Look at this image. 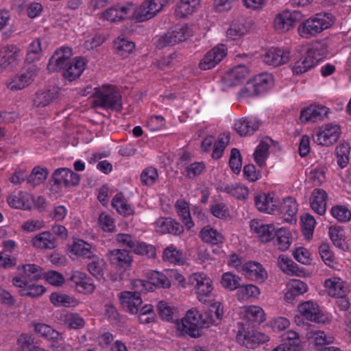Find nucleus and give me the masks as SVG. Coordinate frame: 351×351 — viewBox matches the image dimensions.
I'll return each instance as SVG.
<instances>
[{
    "label": "nucleus",
    "instance_id": "obj_32",
    "mask_svg": "<svg viewBox=\"0 0 351 351\" xmlns=\"http://www.w3.org/2000/svg\"><path fill=\"white\" fill-rule=\"evenodd\" d=\"M248 73V69L245 66L240 64L227 73L226 80L230 86H234L242 82Z\"/></svg>",
    "mask_w": 351,
    "mask_h": 351
},
{
    "label": "nucleus",
    "instance_id": "obj_57",
    "mask_svg": "<svg viewBox=\"0 0 351 351\" xmlns=\"http://www.w3.org/2000/svg\"><path fill=\"white\" fill-rule=\"evenodd\" d=\"M331 215L341 222L348 221L351 219V212L345 206H336L331 208Z\"/></svg>",
    "mask_w": 351,
    "mask_h": 351
},
{
    "label": "nucleus",
    "instance_id": "obj_30",
    "mask_svg": "<svg viewBox=\"0 0 351 351\" xmlns=\"http://www.w3.org/2000/svg\"><path fill=\"white\" fill-rule=\"evenodd\" d=\"M324 285L328 289V293L332 297L347 295L348 289L339 278H329L325 280Z\"/></svg>",
    "mask_w": 351,
    "mask_h": 351
},
{
    "label": "nucleus",
    "instance_id": "obj_28",
    "mask_svg": "<svg viewBox=\"0 0 351 351\" xmlns=\"http://www.w3.org/2000/svg\"><path fill=\"white\" fill-rule=\"evenodd\" d=\"M315 50H307L306 56L294 63L292 66L293 74H302L316 65V60L312 57L315 54Z\"/></svg>",
    "mask_w": 351,
    "mask_h": 351
},
{
    "label": "nucleus",
    "instance_id": "obj_47",
    "mask_svg": "<svg viewBox=\"0 0 351 351\" xmlns=\"http://www.w3.org/2000/svg\"><path fill=\"white\" fill-rule=\"evenodd\" d=\"M350 145L348 143H342L336 147L337 162L341 168H344L349 162Z\"/></svg>",
    "mask_w": 351,
    "mask_h": 351
},
{
    "label": "nucleus",
    "instance_id": "obj_38",
    "mask_svg": "<svg viewBox=\"0 0 351 351\" xmlns=\"http://www.w3.org/2000/svg\"><path fill=\"white\" fill-rule=\"evenodd\" d=\"M112 206L117 211L124 216H130L134 214V209L128 204L123 193H119L114 195L112 200Z\"/></svg>",
    "mask_w": 351,
    "mask_h": 351
},
{
    "label": "nucleus",
    "instance_id": "obj_23",
    "mask_svg": "<svg viewBox=\"0 0 351 351\" xmlns=\"http://www.w3.org/2000/svg\"><path fill=\"white\" fill-rule=\"evenodd\" d=\"M260 125V121L256 119L244 117L237 120L234 128L241 136H246L256 131Z\"/></svg>",
    "mask_w": 351,
    "mask_h": 351
},
{
    "label": "nucleus",
    "instance_id": "obj_55",
    "mask_svg": "<svg viewBox=\"0 0 351 351\" xmlns=\"http://www.w3.org/2000/svg\"><path fill=\"white\" fill-rule=\"evenodd\" d=\"M158 178V170L152 167L145 168L141 174V181L146 186L153 185Z\"/></svg>",
    "mask_w": 351,
    "mask_h": 351
},
{
    "label": "nucleus",
    "instance_id": "obj_10",
    "mask_svg": "<svg viewBox=\"0 0 351 351\" xmlns=\"http://www.w3.org/2000/svg\"><path fill=\"white\" fill-rule=\"evenodd\" d=\"M72 56V50L69 47H62L56 51L50 58L47 69L50 72L58 71L64 69L72 60L70 59Z\"/></svg>",
    "mask_w": 351,
    "mask_h": 351
},
{
    "label": "nucleus",
    "instance_id": "obj_25",
    "mask_svg": "<svg viewBox=\"0 0 351 351\" xmlns=\"http://www.w3.org/2000/svg\"><path fill=\"white\" fill-rule=\"evenodd\" d=\"M327 193L321 189H315L311 193L310 204L311 208L318 215H323L326 210Z\"/></svg>",
    "mask_w": 351,
    "mask_h": 351
},
{
    "label": "nucleus",
    "instance_id": "obj_33",
    "mask_svg": "<svg viewBox=\"0 0 351 351\" xmlns=\"http://www.w3.org/2000/svg\"><path fill=\"white\" fill-rule=\"evenodd\" d=\"M22 274L15 276L13 278H21L27 281H36L41 278L43 275V269L40 267L35 264H27L22 266Z\"/></svg>",
    "mask_w": 351,
    "mask_h": 351
},
{
    "label": "nucleus",
    "instance_id": "obj_4",
    "mask_svg": "<svg viewBox=\"0 0 351 351\" xmlns=\"http://www.w3.org/2000/svg\"><path fill=\"white\" fill-rule=\"evenodd\" d=\"M169 0H145L134 11L136 21L142 22L154 18L168 3Z\"/></svg>",
    "mask_w": 351,
    "mask_h": 351
},
{
    "label": "nucleus",
    "instance_id": "obj_14",
    "mask_svg": "<svg viewBox=\"0 0 351 351\" xmlns=\"http://www.w3.org/2000/svg\"><path fill=\"white\" fill-rule=\"evenodd\" d=\"M119 300L124 311L131 314H136L143 302L140 295L128 291L119 293Z\"/></svg>",
    "mask_w": 351,
    "mask_h": 351
},
{
    "label": "nucleus",
    "instance_id": "obj_41",
    "mask_svg": "<svg viewBox=\"0 0 351 351\" xmlns=\"http://www.w3.org/2000/svg\"><path fill=\"white\" fill-rule=\"evenodd\" d=\"M176 208L178 215L184 223L187 230H191L194 226L190 214L189 204L184 200H178L176 204Z\"/></svg>",
    "mask_w": 351,
    "mask_h": 351
},
{
    "label": "nucleus",
    "instance_id": "obj_56",
    "mask_svg": "<svg viewBox=\"0 0 351 351\" xmlns=\"http://www.w3.org/2000/svg\"><path fill=\"white\" fill-rule=\"evenodd\" d=\"M279 209L282 214L293 217L298 212V204L295 199L289 197L283 200Z\"/></svg>",
    "mask_w": 351,
    "mask_h": 351
},
{
    "label": "nucleus",
    "instance_id": "obj_3",
    "mask_svg": "<svg viewBox=\"0 0 351 351\" xmlns=\"http://www.w3.org/2000/svg\"><path fill=\"white\" fill-rule=\"evenodd\" d=\"M189 280L195 289L199 301L202 303L209 302L213 290L212 280L204 273H195L190 276Z\"/></svg>",
    "mask_w": 351,
    "mask_h": 351
},
{
    "label": "nucleus",
    "instance_id": "obj_44",
    "mask_svg": "<svg viewBox=\"0 0 351 351\" xmlns=\"http://www.w3.org/2000/svg\"><path fill=\"white\" fill-rule=\"evenodd\" d=\"M72 252L75 255L82 256L86 258H91L95 256L92 251V246L90 244L83 240H77L75 241L71 248Z\"/></svg>",
    "mask_w": 351,
    "mask_h": 351
},
{
    "label": "nucleus",
    "instance_id": "obj_60",
    "mask_svg": "<svg viewBox=\"0 0 351 351\" xmlns=\"http://www.w3.org/2000/svg\"><path fill=\"white\" fill-rule=\"evenodd\" d=\"M229 166L235 173H239L241 171L242 166L241 156L239 150L237 148H233L231 150Z\"/></svg>",
    "mask_w": 351,
    "mask_h": 351
},
{
    "label": "nucleus",
    "instance_id": "obj_24",
    "mask_svg": "<svg viewBox=\"0 0 351 351\" xmlns=\"http://www.w3.org/2000/svg\"><path fill=\"white\" fill-rule=\"evenodd\" d=\"M32 245L40 250H53L57 246V240L49 231L42 232L34 236L31 241Z\"/></svg>",
    "mask_w": 351,
    "mask_h": 351
},
{
    "label": "nucleus",
    "instance_id": "obj_34",
    "mask_svg": "<svg viewBox=\"0 0 351 351\" xmlns=\"http://www.w3.org/2000/svg\"><path fill=\"white\" fill-rule=\"evenodd\" d=\"M199 237L204 242L212 245H218L223 243L224 241V237L222 234L209 226H205L199 232Z\"/></svg>",
    "mask_w": 351,
    "mask_h": 351
},
{
    "label": "nucleus",
    "instance_id": "obj_62",
    "mask_svg": "<svg viewBox=\"0 0 351 351\" xmlns=\"http://www.w3.org/2000/svg\"><path fill=\"white\" fill-rule=\"evenodd\" d=\"M55 334L49 339L50 341L49 347L56 351H66L67 345L62 335L58 331Z\"/></svg>",
    "mask_w": 351,
    "mask_h": 351
},
{
    "label": "nucleus",
    "instance_id": "obj_18",
    "mask_svg": "<svg viewBox=\"0 0 351 351\" xmlns=\"http://www.w3.org/2000/svg\"><path fill=\"white\" fill-rule=\"evenodd\" d=\"M268 340L267 335L257 330L239 331L237 335V341L247 348H252L255 344L263 343Z\"/></svg>",
    "mask_w": 351,
    "mask_h": 351
},
{
    "label": "nucleus",
    "instance_id": "obj_58",
    "mask_svg": "<svg viewBox=\"0 0 351 351\" xmlns=\"http://www.w3.org/2000/svg\"><path fill=\"white\" fill-rule=\"evenodd\" d=\"M163 259L171 263H178L182 261V254L173 245L165 249L162 255Z\"/></svg>",
    "mask_w": 351,
    "mask_h": 351
},
{
    "label": "nucleus",
    "instance_id": "obj_16",
    "mask_svg": "<svg viewBox=\"0 0 351 351\" xmlns=\"http://www.w3.org/2000/svg\"><path fill=\"white\" fill-rule=\"evenodd\" d=\"M263 62L271 66H279L290 60V53L280 48H270L263 56Z\"/></svg>",
    "mask_w": 351,
    "mask_h": 351
},
{
    "label": "nucleus",
    "instance_id": "obj_22",
    "mask_svg": "<svg viewBox=\"0 0 351 351\" xmlns=\"http://www.w3.org/2000/svg\"><path fill=\"white\" fill-rule=\"evenodd\" d=\"M250 228L258 234L261 241L265 243L274 239L277 231L273 224H264L256 220L251 221Z\"/></svg>",
    "mask_w": 351,
    "mask_h": 351
},
{
    "label": "nucleus",
    "instance_id": "obj_27",
    "mask_svg": "<svg viewBox=\"0 0 351 351\" xmlns=\"http://www.w3.org/2000/svg\"><path fill=\"white\" fill-rule=\"evenodd\" d=\"M32 196L27 192H19L17 195H10L7 197L8 205L17 209H30Z\"/></svg>",
    "mask_w": 351,
    "mask_h": 351
},
{
    "label": "nucleus",
    "instance_id": "obj_13",
    "mask_svg": "<svg viewBox=\"0 0 351 351\" xmlns=\"http://www.w3.org/2000/svg\"><path fill=\"white\" fill-rule=\"evenodd\" d=\"M184 318H185L186 323L190 322L191 324L195 325L199 330L208 328L216 322V319H213L211 310L206 311L204 315L200 314L195 310H189L186 312Z\"/></svg>",
    "mask_w": 351,
    "mask_h": 351
},
{
    "label": "nucleus",
    "instance_id": "obj_50",
    "mask_svg": "<svg viewBox=\"0 0 351 351\" xmlns=\"http://www.w3.org/2000/svg\"><path fill=\"white\" fill-rule=\"evenodd\" d=\"M285 344L292 349V351H300L302 349V341L298 334L293 330H289L283 335Z\"/></svg>",
    "mask_w": 351,
    "mask_h": 351
},
{
    "label": "nucleus",
    "instance_id": "obj_21",
    "mask_svg": "<svg viewBox=\"0 0 351 351\" xmlns=\"http://www.w3.org/2000/svg\"><path fill=\"white\" fill-rule=\"evenodd\" d=\"M157 232L162 234L169 233L173 235H180L184 232V227L172 218L161 217L155 222Z\"/></svg>",
    "mask_w": 351,
    "mask_h": 351
},
{
    "label": "nucleus",
    "instance_id": "obj_64",
    "mask_svg": "<svg viewBox=\"0 0 351 351\" xmlns=\"http://www.w3.org/2000/svg\"><path fill=\"white\" fill-rule=\"evenodd\" d=\"M157 309L158 314L162 319L167 321L173 319L174 309L167 302H159L157 306Z\"/></svg>",
    "mask_w": 351,
    "mask_h": 351
},
{
    "label": "nucleus",
    "instance_id": "obj_49",
    "mask_svg": "<svg viewBox=\"0 0 351 351\" xmlns=\"http://www.w3.org/2000/svg\"><path fill=\"white\" fill-rule=\"evenodd\" d=\"M246 318L252 322L262 323L265 320L264 311L258 306H250L245 310Z\"/></svg>",
    "mask_w": 351,
    "mask_h": 351
},
{
    "label": "nucleus",
    "instance_id": "obj_37",
    "mask_svg": "<svg viewBox=\"0 0 351 351\" xmlns=\"http://www.w3.org/2000/svg\"><path fill=\"white\" fill-rule=\"evenodd\" d=\"M113 47L118 56L125 58L133 52L135 49V44L125 38H117L114 41Z\"/></svg>",
    "mask_w": 351,
    "mask_h": 351
},
{
    "label": "nucleus",
    "instance_id": "obj_12",
    "mask_svg": "<svg viewBox=\"0 0 351 351\" xmlns=\"http://www.w3.org/2000/svg\"><path fill=\"white\" fill-rule=\"evenodd\" d=\"M190 36L186 25L176 27L173 31L168 32L158 40V46L164 47L167 45H174L186 40Z\"/></svg>",
    "mask_w": 351,
    "mask_h": 351
},
{
    "label": "nucleus",
    "instance_id": "obj_11",
    "mask_svg": "<svg viewBox=\"0 0 351 351\" xmlns=\"http://www.w3.org/2000/svg\"><path fill=\"white\" fill-rule=\"evenodd\" d=\"M52 179L55 184L71 186L80 183V176L69 168H59L53 173Z\"/></svg>",
    "mask_w": 351,
    "mask_h": 351
},
{
    "label": "nucleus",
    "instance_id": "obj_7",
    "mask_svg": "<svg viewBox=\"0 0 351 351\" xmlns=\"http://www.w3.org/2000/svg\"><path fill=\"white\" fill-rule=\"evenodd\" d=\"M36 67L30 66L25 71H21L8 80L7 87L12 90L17 91L27 87L34 80L36 75Z\"/></svg>",
    "mask_w": 351,
    "mask_h": 351
},
{
    "label": "nucleus",
    "instance_id": "obj_42",
    "mask_svg": "<svg viewBox=\"0 0 351 351\" xmlns=\"http://www.w3.org/2000/svg\"><path fill=\"white\" fill-rule=\"evenodd\" d=\"M64 325L70 329L78 330L84 328L86 322L77 313H66L61 317Z\"/></svg>",
    "mask_w": 351,
    "mask_h": 351
},
{
    "label": "nucleus",
    "instance_id": "obj_59",
    "mask_svg": "<svg viewBox=\"0 0 351 351\" xmlns=\"http://www.w3.org/2000/svg\"><path fill=\"white\" fill-rule=\"evenodd\" d=\"M319 253L322 261L326 265L330 267H334V264L335 263V258L328 243H322L320 245L319 247Z\"/></svg>",
    "mask_w": 351,
    "mask_h": 351
},
{
    "label": "nucleus",
    "instance_id": "obj_40",
    "mask_svg": "<svg viewBox=\"0 0 351 351\" xmlns=\"http://www.w3.org/2000/svg\"><path fill=\"white\" fill-rule=\"evenodd\" d=\"M259 288L254 285L250 284L239 287L236 296L239 301H245L250 298H256L260 295Z\"/></svg>",
    "mask_w": 351,
    "mask_h": 351
},
{
    "label": "nucleus",
    "instance_id": "obj_6",
    "mask_svg": "<svg viewBox=\"0 0 351 351\" xmlns=\"http://www.w3.org/2000/svg\"><path fill=\"white\" fill-rule=\"evenodd\" d=\"M136 6L132 3L117 4L104 11L102 16L104 19L115 22L127 19L136 20L134 17V11Z\"/></svg>",
    "mask_w": 351,
    "mask_h": 351
},
{
    "label": "nucleus",
    "instance_id": "obj_17",
    "mask_svg": "<svg viewBox=\"0 0 351 351\" xmlns=\"http://www.w3.org/2000/svg\"><path fill=\"white\" fill-rule=\"evenodd\" d=\"M268 86V77L264 75H259L246 83L243 89V93L246 96L253 97L266 91Z\"/></svg>",
    "mask_w": 351,
    "mask_h": 351
},
{
    "label": "nucleus",
    "instance_id": "obj_2",
    "mask_svg": "<svg viewBox=\"0 0 351 351\" xmlns=\"http://www.w3.org/2000/svg\"><path fill=\"white\" fill-rule=\"evenodd\" d=\"M93 97V106L95 108L117 111L122 109L121 95L112 86L106 85L95 88Z\"/></svg>",
    "mask_w": 351,
    "mask_h": 351
},
{
    "label": "nucleus",
    "instance_id": "obj_53",
    "mask_svg": "<svg viewBox=\"0 0 351 351\" xmlns=\"http://www.w3.org/2000/svg\"><path fill=\"white\" fill-rule=\"evenodd\" d=\"M230 141L229 134H220L218 140L214 144V149L213 151L212 156L215 159H218L221 157L223 152L228 145Z\"/></svg>",
    "mask_w": 351,
    "mask_h": 351
},
{
    "label": "nucleus",
    "instance_id": "obj_46",
    "mask_svg": "<svg viewBox=\"0 0 351 351\" xmlns=\"http://www.w3.org/2000/svg\"><path fill=\"white\" fill-rule=\"evenodd\" d=\"M241 277L231 272H226L223 274L221 278V286L229 291L238 289L241 285Z\"/></svg>",
    "mask_w": 351,
    "mask_h": 351
},
{
    "label": "nucleus",
    "instance_id": "obj_19",
    "mask_svg": "<svg viewBox=\"0 0 351 351\" xmlns=\"http://www.w3.org/2000/svg\"><path fill=\"white\" fill-rule=\"evenodd\" d=\"M329 112V109L324 106H311L300 112V121L302 123H315L322 121Z\"/></svg>",
    "mask_w": 351,
    "mask_h": 351
},
{
    "label": "nucleus",
    "instance_id": "obj_1",
    "mask_svg": "<svg viewBox=\"0 0 351 351\" xmlns=\"http://www.w3.org/2000/svg\"><path fill=\"white\" fill-rule=\"evenodd\" d=\"M333 23L334 18L331 14L319 13L300 24L298 31L302 37L310 38L330 27Z\"/></svg>",
    "mask_w": 351,
    "mask_h": 351
},
{
    "label": "nucleus",
    "instance_id": "obj_54",
    "mask_svg": "<svg viewBox=\"0 0 351 351\" xmlns=\"http://www.w3.org/2000/svg\"><path fill=\"white\" fill-rule=\"evenodd\" d=\"M269 145L265 141H261L254 153V160L259 167L265 164V160L268 156Z\"/></svg>",
    "mask_w": 351,
    "mask_h": 351
},
{
    "label": "nucleus",
    "instance_id": "obj_35",
    "mask_svg": "<svg viewBox=\"0 0 351 351\" xmlns=\"http://www.w3.org/2000/svg\"><path fill=\"white\" fill-rule=\"evenodd\" d=\"M59 95V92L57 89L53 88L47 92L40 91L36 93L34 98V105L37 108L45 107L53 101L56 100Z\"/></svg>",
    "mask_w": 351,
    "mask_h": 351
},
{
    "label": "nucleus",
    "instance_id": "obj_43",
    "mask_svg": "<svg viewBox=\"0 0 351 351\" xmlns=\"http://www.w3.org/2000/svg\"><path fill=\"white\" fill-rule=\"evenodd\" d=\"M255 205L260 211L271 213L274 210V197L270 194H263L255 197Z\"/></svg>",
    "mask_w": 351,
    "mask_h": 351
},
{
    "label": "nucleus",
    "instance_id": "obj_61",
    "mask_svg": "<svg viewBox=\"0 0 351 351\" xmlns=\"http://www.w3.org/2000/svg\"><path fill=\"white\" fill-rule=\"evenodd\" d=\"M208 53L210 54V59L213 63L216 66L227 55V49L223 45H218L211 49Z\"/></svg>",
    "mask_w": 351,
    "mask_h": 351
},
{
    "label": "nucleus",
    "instance_id": "obj_36",
    "mask_svg": "<svg viewBox=\"0 0 351 351\" xmlns=\"http://www.w3.org/2000/svg\"><path fill=\"white\" fill-rule=\"evenodd\" d=\"M148 279L152 285V289L153 286L162 289H168L171 287L168 270L165 272L152 271L148 274Z\"/></svg>",
    "mask_w": 351,
    "mask_h": 351
},
{
    "label": "nucleus",
    "instance_id": "obj_5",
    "mask_svg": "<svg viewBox=\"0 0 351 351\" xmlns=\"http://www.w3.org/2000/svg\"><path fill=\"white\" fill-rule=\"evenodd\" d=\"M304 14L302 10H285L279 13L275 18L274 25L276 30L285 32L292 28L296 23L302 20Z\"/></svg>",
    "mask_w": 351,
    "mask_h": 351
},
{
    "label": "nucleus",
    "instance_id": "obj_31",
    "mask_svg": "<svg viewBox=\"0 0 351 351\" xmlns=\"http://www.w3.org/2000/svg\"><path fill=\"white\" fill-rule=\"evenodd\" d=\"M110 263L121 267H128L132 263V257L127 250H113L108 252Z\"/></svg>",
    "mask_w": 351,
    "mask_h": 351
},
{
    "label": "nucleus",
    "instance_id": "obj_15",
    "mask_svg": "<svg viewBox=\"0 0 351 351\" xmlns=\"http://www.w3.org/2000/svg\"><path fill=\"white\" fill-rule=\"evenodd\" d=\"M32 282L21 278L12 279L13 285L20 288L19 293L21 295L36 298L43 295L45 291V287L42 285L32 283Z\"/></svg>",
    "mask_w": 351,
    "mask_h": 351
},
{
    "label": "nucleus",
    "instance_id": "obj_45",
    "mask_svg": "<svg viewBox=\"0 0 351 351\" xmlns=\"http://www.w3.org/2000/svg\"><path fill=\"white\" fill-rule=\"evenodd\" d=\"M92 261L87 265L90 274L97 279L104 278L105 263L97 256L90 258Z\"/></svg>",
    "mask_w": 351,
    "mask_h": 351
},
{
    "label": "nucleus",
    "instance_id": "obj_26",
    "mask_svg": "<svg viewBox=\"0 0 351 351\" xmlns=\"http://www.w3.org/2000/svg\"><path fill=\"white\" fill-rule=\"evenodd\" d=\"M86 62L83 58L77 57L72 60L64 69L63 76L70 82L79 77L85 69Z\"/></svg>",
    "mask_w": 351,
    "mask_h": 351
},
{
    "label": "nucleus",
    "instance_id": "obj_20",
    "mask_svg": "<svg viewBox=\"0 0 351 351\" xmlns=\"http://www.w3.org/2000/svg\"><path fill=\"white\" fill-rule=\"evenodd\" d=\"M298 311L303 318L315 322L324 321V315L321 313L319 306L311 301H307L298 305Z\"/></svg>",
    "mask_w": 351,
    "mask_h": 351
},
{
    "label": "nucleus",
    "instance_id": "obj_9",
    "mask_svg": "<svg viewBox=\"0 0 351 351\" xmlns=\"http://www.w3.org/2000/svg\"><path fill=\"white\" fill-rule=\"evenodd\" d=\"M341 134V129L338 125L326 124L323 130L313 136V141L318 145L330 146L335 143Z\"/></svg>",
    "mask_w": 351,
    "mask_h": 351
},
{
    "label": "nucleus",
    "instance_id": "obj_48",
    "mask_svg": "<svg viewBox=\"0 0 351 351\" xmlns=\"http://www.w3.org/2000/svg\"><path fill=\"white\" fill-rule=\"evenodd\" d=\"M176 327L180 332V335H188L191 337L199 336V330L195 325L191 324L190 322L186 323L185 318H182L180 321H177Z\"/></svg>",
    "mask_w": 351,
    "mask_h": 351
},
{
    "label": "nucleus",
    "instance_id": "obj_39",
    "mask_svg": "<svg viewBox=\"0 0 351 351\" xmlns=\"http://www.w3.org/2000/svg\"><path fill=\"white\" fill-rule=\"evenodd\" d=\"M49 171L47 168L36 166L34 167L27 178V183L32 187L38 186L46 180Z\"/></svg>",
    "mask_w": 351,
    "mask_h": 351
},
{
    "label": "nucleus",
    "instance_id": "obj_52",
    "mask_svg": "<svg viewBox=\"0 0 351 351\" xmlns=\"http://www.w3.org/2000/svg\"><path fill=\"white\" fill-rule=\"evenodd\" d=\"M275 238V243L280 250L285 251L289 247L291 244L289 232L286 229L280 228L277 230L274 236Z\"/></svg>",
    "mask_w": 351,
    "mask_h": 351
},
{
    "label": "nucleus",
    "instance_id": "obj_29",
    "mask_svg": "<svg viewBox=\"0 0 351 351\" xmlns=\"http://www.w3.org/2000/svg\"><path fill=\"white\" fill-rule=\"evenodd\" d=\"M278 262L280 269L287 275L300 276L304 274L302 268L285 255L279 256Z\"/></svg>",
    "mask_w": 351,
    "mask_h": 351
},
{
    "label": "nucleus",
    "instance_id": "obj_8",
    "mask_svg": "<svg viewBox=\"0 0 351 351\" xmlns=\"http://www.w3.org/2000/svg\"><path fill=\"white\" fill-rule=\"evenodd\" d=\"M239 272L248 279L262 283L267 278V273L263 265L256 261H248L239 268Z\"/></svg>",
    "mask_w": 351,
    "mask_h": 351
},
{
    "label": "nucleus",
    "instance_id": "obj_63",
    "mask_svg": "<svg viewBox=\"0 0 351 351\" xmlns=\"http://www.w3.org/2000/svg\"><path fill=\"white\" fill-rule=\"evenodd\" d=\"M50 300L54 305L59 306H71L74 303V300L71 297L56 293H53L51 295Z\"/></svg>",
    "mask_w": 351,
    "mask_h": 351
},
{
    "label": "nucleus",
    "instance_id": "obj_51",
    "mask_svg": "<svg viewBox=\"0 0 351 351\" xmlns=\"http://www.w3.org/2000/svg\"><path fill=\"white\" fill-rule=\"evenodd\" d=\"M300 220L303 234L304 237L309 240L313 236L315 225L316 223L315 220L312 215L308 213L302 215Z\"/></svg>",
    "mask_w": 351,
    "mask_h": 351
}]
</instances>
